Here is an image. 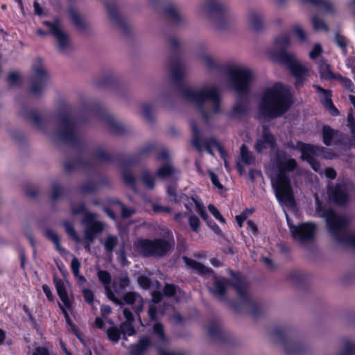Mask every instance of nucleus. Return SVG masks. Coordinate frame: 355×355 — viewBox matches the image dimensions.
Returning <instances> with one entry per match:
<instances>
[{"instance_id": "obj_1", "label": "nucleus", "mask_w": 355, "mask_h": 355, "mask_svg": "<svg viewBox=\"0 0 355 355\" xmlns=\"http://www.w3.org/2000/svg\"><path fill=\"white\" fill-rule=\"evenodd\" d=\"M182 99L193 105L202 117L207 121L220 114L222 98L216 84H205L198 87H185L180 93Z\"/></svg>"}, {"instance_id": "obj_2", "label": "nucleus", "mask_w": 355, "mask_h": 355, "mask_svg": "<svg viewBox=\"0 0 355 355\" xmlns=\"http://www.w3.org/2000/svg\"><path fill=\"white\" fill-rule=\"evenodd\" d=\"M29 117L53 141L71 143L76 137V121L67 112L56 114L48 121L43 120L35 112H32Z\"/></svg>"}, {"instance_id": "obj_3", "label": "nucleus", "mask_w": 355, "mask_h": 355, "mask_svg": "<svg viewBox=\"0 0 355 355\" xmlns=\"http://www.w3.org/2000/svg\"><path fill=\"white\" fill-rule=\"evenodd\" d=\"M277 170L271 178V184L275 196L282 206L288 208L295 207V200L291 180L286 173L293 171L297 166V161L288 157L284 151H277L274 162Z\"/></svg>"}, {"instance_id": "obj_4", "label": "nucleus", "mask_w": 355, "mask_h": 355, "mask_svg": "<svg viewBox=\"0 0 355 355\" xmlns=\"http://www.w3.org/2000/svg\"><path fill=\"white\" fill-rule=\"evenodd\" d=\"M292 104L288 90L280 83L266 87L263 90L258 107L266 117L277 118L282 116Z\"/></svg>"}, {"instance_id": "obj_5", "label": "nucleus", "mask_w": 355, "mask_h": 355, "mask_svg": "<svg viewBox=\"0 0 355 355\" xmlns=\"http://www.w3.org/2000/svg\"><path fill=\"white\" fill-rule=\"evenodd\" d=\"M197 14L200 18L211 19L219 32L230 28L235 21L230 8L219 0H202L198 6Z\"/></svg>"}, {"instance_id": "obj_6", "label": "nucleus", "mask_w": 355, "mask_h": 355, "mask_svg": "<svg viewBox=\"0 0 355 355\" xmlns=\"http://www.w3.org/2000/svg\"><path fill=\"white\" fill-rule=\"evenodd\" d=\"M322 216L325 220L329 233L337 244L355 248V232L350 233L348 231L347 219L345 216L327 209L322 212Z\"/></svg>"}, {"instance_id": "obj_7", "label": "nucleus", "mask_w": 355, "mask_h": 355, "mask_svg": "<svg viewBox=\"0 0 355 355\" xmlns=\"http://www.w3.org/2000/svg\"><path fill=\"white\" fill-rule=\"evenodd\" d=\"M71 211L73 214H84L82 223L85 226L84 235L86 241L85 248L90 252L91 244L93 243L96 235L105 230V224L97 218V214L86 211L85 205L82 203L72 205Z\"/></svg>"}, {"instance_id": "obj_8", "label": "nucleus", "mask_w": 355, "mask_h": 355, "mask_svg": "<svg viewBox=\"0 0 355 355\" xmlns=\"http://www.w3.org/2000/svg\"><path fill=\"white\" fill-rule=\"evenodd\" d=\"M227 72L231 86L239 94H246L256 78L252 69L243 66L231 67Z\"/></svg>"}, {"instance_id": "obj_9", "label": "nucleus", "mask_w": 355, "mask_h": 355, "mask_svg": "<svg viewBox=\"0 0 355 355\" xmlns=\"http://www.w3.org/2000/svg\"><path fill=\"white\" fill-rule=\"evenodd\" d=\"M277 58L279 60V62L284 63L288 67L295 78L297 86L302 85L310 77L311 67L297 60L294 54L282 51Z\"/></svg>"}, {"instance_id": "obj_10", "label": "nucleus", "mask_w": 355, "mask_h": 355, "mask_svg": "<svg viewBox=\"0 0 355 355\" xmlns=\"http://www.w3.org/2000/svg\"><path fill=\"white\" fill-rule=\"evenodd\" d=\"M173 241L162 239H144L136 242L137 251L144 256L163 257L173 248Z\"/></svg>"}, {"instance_id": "obj_11", "label": "nucleus", "mask_w": 355, "mask_h": 355, "mask_svg": "<svg viewBox=\"0 0 355 355\" xmlns=\"http://www.w3.org/2000/svg\"><path fill=\"white\" fill-rule=\"evenodd\" d=\"M191 125L192 130L191 144L199 152H202L203 149H205L210 155H213L211 148L216 147L218 149L221 157L225 159V151L215 138L206 137L205 133L200 130L196 123L192 122Z\"/></svg>"}, {"instance_id": "obj_12", "label": "nucleus", "mask_w": 355, "mask_h": 355, "mask_svg": "<svg viewBox=\"0 0 355 355\" xmlns=\"http://www.w3.org/2000/svg\"><path fill=\"white\" fill-rule=\"evenodd\" d=\"M43 24L49 28V33L53 36L55 47L60 53H69L73 50L69 36L62 29L58 18H54L52 21H44Z\"/></svg>"}, {"instance_id": "obj_13", "label": "nucleus", "mask_w": 355, "mask_h": 355, "mask_svg": "<svg viewBox=\"0 0 355 355\" xmlns=\"http://www.w3.org/2000/svg\"><path fill=\"white\" fill-rule=\"evenodd\" d=\"M293 238L300 245H307L315 239L317 226L311 222H306L298 225H290Z\"/></svg>"}, {"instance_id": "obj_14", "label": "nucleus", "mask_w": 355, "mask_h": 355, "mask_svg": "<svg viewBox=\"0 0 355 355\" xmlns=\"http://www.w3.org/2000/svg\"><path fill=\"white\" fill-rule=\"evenodd\" d=\"M293 148L301 152L302 159L307 161L315 171L323 174L320 164L313 158L314 155H320L324 150L322 148L299 141Z\"/></svg>"}, {"instance_id": "obj_15", "label": "nucleus", "mask_w": 355, "mask_h": 355, "mask_svg": "<svg viewBox=\"0 0 355 355\" xmlns=\"http://www.w3.org/2000/svg\"><path fill=\"white\" fill-rule=\"evenodd\" d=\"M195 56L199 63L209 72L220 69L219 62L210 52L208 46L205 44H200L197 46Z\"/></svg>"}, {"instance_id": "obj_16", "label": "nucleus", "mask_w": 355, "mask_h": 355, "mask_svg": "<svg viewBox=\"0 0 355 355\" xmlns=\"http://www.w3.org/2000/svg\"><path fill=\"white\" fill-rule=\"evenodd\" d=\"M48 80V73L43 67H34L31 78V91L35 94H41L45 89Z\"/></svg>"}, {"instance_id": "obj_17", "label": "nucleus", "mask_w": 355, "mask_h": 355, "mask_svg": "<svg viewBox=\"0 0 355 355\" xmlns=\"http://www.w3.org/2000/svg\"><path fill=\"white\" fill-rule=\"evenodd\" d=\"M230 284V281L225 278L214 277L213 286L209 288V291L217 300L225 302L226 300L227 289Z\"/></svg>"}, {"instance_id": "obj_18", "label": "nucleus", "mask_w": 355, "mask_h": 355, "mask_svg": "<svg viewBox=\"0 0 355 355\" xmlns=\"http://www.w3.org/2000/svg\"><path fill=\"white\" fill-rule=\"evenodd\" d=\"M171 78L176 82L183 80L187 76L185 64L179 60H170L166 65Z\"/></svg>"}, {"instance_id": "obj_19", "label": "nucleus", "mask_w": 355, "mask_h": 355, "mask_svg": "<svg viewBox=\"0 0 355 355\" xmlns=\"http://www.w3.org/2000/svg\"><path fill=\"white\" fill-rule=\"evenodd\" d=\"M346 184H337L334 187H329V196L336 204L345 205L349 199Z\"/></svg>"}, {"instance_id": "obj_20", "label": "nucleus", "mask_w": 355, "mask_h": 355, "mask_svg": "<svg viewBox=\"0 0 355 355\" xmlns=\"http://www.w3.org/2000/svg\"><path fill=\"white\" fill-rule=\"evenodd\" d=\"M262 137L258 139L255 143L254 148L259 153L262 152L267 148V146L272 148L276 146V140L273 135L270 132L266 125L263 126Z\"/></svg>"}, {"instance_id": "obj_21", "label": "nucleus", "mask_w": 355, "mask_h": 355, "mask_svg": "<svg viewBox=\"0 0 355 355\" xmlns=\"http://www.w3.org/2000/svg\"><path fill=\"white\" fill-rule=\"evenodd\" d=\"M303 3H309L320 8L325 15L334 16L338 13L336 5L331 0H299Z\"/></svg>"}, {"instance_id": "obj_22", "label": "nucleus", "mask_w": 355, "mask_h": 355, "mask_svg": "<svg viewBox=\"0 0 355 355\" xmlns=\"http://www.w3.org/2000/svg\"><path fill=\"white\" fill-rule=\"evenodd\" d=\"M232 287L236 290L239 298L245 304L249 302L248 286L246 281L240 276H236L231 283Z\"/></svg>"}, {"instance_id": "obj_23", "label": "nucleus", "mask_w": 355, "mask_h": 355, "mask_svg": "<svg viewBox=\"0 0 355 355\" xmlns=\"http://www.w3.org/2000/svg\"><path fill=\"white\" fill-rule=\"evenodd\" d=\"M291 44V41L289 37L286 35H283L279 36L275 40V48L270 51L269 53L270 57L278 62L279 60L277 58V56L282 51L286 52L285 49L288 48Z\"/></svg>"}, {"instance_id": "obj_24", "label": "nucleus", "mask_w": 355, "mask_h": 355, "mask_svg": "<svg viewBox=\"0 0 355 355\" xmlns=\"http://www.w3.org/2000/svg\"><path fill=\"white\" fill-rule=\"evenodd\" d=\"M316 89L322 94L321 101L323 105L329 110L331 114H338V110L335 107L331 101V92L329 90H326L320 86H315Z\"/></svg>"}, {"instance_id": "obj_25", "label": "nucleus", "mask_w": 355, "mask_h": 355, "mask_svg": "<svg viewBox=\"0 0 355 355\" xmlns=\"http://www.w3.org/2000/svg\"><path fill=\"white\" fill-rule=\"evenodd\" d=\"M166 17L173 23L179 24L185 21L184 15L179 10L177 6L170 4L165 8Z\"/></svg>"}, {"instance_id": "obj_26", "label": "nucleus", "mask_w": 355, "mask_h": 355, "mask_svg": "<svg viewBox=\"0 0 355 355\" xmlns=\"http://www.w3.org/2000/svg\"><path fill=\"white\" fill-rule=\"evenodd\" d=\"M101 120L104 125L112 132L118 134L123 132V127L122 124L116 121L112 116L105 114L102 116Z\"/></svg>"}, {"instance_id": "obj_27", "label": "nucleus", "mask_w": 355, "mask_h": 355, "mask_svg": "<svg viewBox=\"0 0 355 355\" xmlns=\"http://www.w3.org/2000/svg\"><path fill=\"white\" fill-rule=\"evenodd\" d=\"M55 286L57 290L58 294L63 302L64 305L67 309H71V302L68 297L67 292V286L64 282L60 279H55Z\"/></svg>"}, {"instance_id": "obj_28", "label": "nucleus", "mask_w": 355, "mask_h": 355, "mask_svg": "<svg viewBox=\"0 0 355 355\" xmlns=\"http://www.w3.org/2000/svg\"><path fill=\"white\" fill-rule=\"evenodd\" d=\"M250 27L254 31H259L263 26V16L258 12L252 11L248 17Z\"/></svg>"}, {"instance_id": "obj_29", "label": "nucleus", "mask_w": 355, "mask_h": 355, "mask_svg": "<svg viewBox=\"0 0 355 355\" xmlns=\"http://www.w3.org/2000/svg\"><path fill=\"white\" fill-rule=\"evenodd\" d=\"M108 17L111 21L119 27L123 26V21L119 15L116 6L113 2H108L105 5Z\"/></svg>"}, {"instance_id": "obj_30", "label": "nucleus", "mask_w": 355, "mask_h": 355, "mask_svg": "<svg viewBox=\"0 0 355 355\" xmlns=\"http://www.w3.org/2000/svg\"><path fill=\"white\" fill-rule=\"evenodd\" d=\"M281 347L285 353L288 354H298L302 349V344L293 340L282 341L281 343Z\"/></svg>"}, {"instance_id": "obj_31", "label": "nucleus", "mask_w": 355, "mask_h": 355, "mask_svg": "<svg viewBox=\"0 0 355 355\" xmlns=\"http://www.w3.org/2000/svg\"><path fill=\"white\" fill-rule=\"evenodd\" d=\"M178 171L169 163L165 164L160 166L156 171V177L161 180L173 177Z\"/></svg>"}, {"instance_id": "obj_32", "label": "nucleus", "mask_w": 355, "mask_h": 355, "mask_svg": "<svg viewBox=\"0 0 355 355\" xmlns=\"http://www.w3.org/2000/svg\"><path fill=\"white\" fill-rule=\"evenodd\" d=\"M70 19L73 25L80 31H84L87 27V23L85 19L75 9L71 8L69 10Z\"/></svg>"}, {"instance_id": "obj_33", "label": "nucleus", "mask_w": 355, "mask_h": 355, "mask_svg": "<svg viewBox=\"0 0 355 355\" xmlns=\"http://www.w3.org/2000/svg\"><path fill=\"white\" fill-rule=\"evenodd\" d=\"M183 259H184L185 263L189 268L196 270L197 272L202 274V275H211L212 270L210 268L205 267V266L197 262L196 261L189 259L187 257H184Z\"/></svg>"}, {"instance_id": "obj_34", "label": "nucleus", "mask_w": 355, "mask_h": 355, "mask_svg": "<svg viewBox=\"0 0 355 355\" xmlns=\"http://www.w3.org/2000/svg\"><path fill=\"white\" fill-rule=\"evenodd\" d=\"M319 72L321 78L324 80H332L340 77V74L334 73L331 71L330 66L324 60H320V62Z\"/></svg>"}, {"instance_id": "obj_35", "label": "nucleus", "mask_w": 355, "mask_h": 355, "mask_svg": "<svg viewBox=\"0 0 355 355\" xmlns=\"http://www.w3.org/2000/svg\"><path fill=\"white\" fill-rule=\"evenodd\" d=\"M150 345V340L149 338L145 337L139 341L138 344L132 347L130 351L131 355H142L143 353Z\"/></svg>"}, {"instance_id": "obj_36", "label": "nucleus", "mask_w": 355, "mask_h": 355, "mask_svg": "<svg viewBox=\"0 0 355 355\" xmlns=\"http://www.w3.org/2000/svg\"><path fill=\"white\" fill-rule=\"evenodd\" d=\"M123 300L125 303L128 304H132L134 303H137V306H136V311L139 313V312L141 310L143 306V300L141 297L135 293L129 292L127 293L124 297Z\"/></svg>"}, {"instance_id": "obj_37", "label": "nucleus", "mask_w": 355, "mask_h": 355, "mask_svg": "<svg viewBox=\"0 0 355 355\" xmlns=\"http://www.w3.org/2000/svg\"><path fill=\"white\" fill-rule=\"evenodd\" d=\"M191 200L196 205V211L200 215L202 218L204 220H205L207 223V224L209 226H211L216 232L219 231V227L216 224L211 226L209 222L208 221L209 216L203 204L193 197L191 198Z\"/></svg>"}, {"instance_id": "obj_38", "label": "nucleus", "mask_w": 355, "mask_h": 355, "mask_svg": "<svg viewBox=\"0 0 355 355\" xmlns=\"http://www.w3.org/2000/svg\"><path fill=\"white\" fill-rule=\"evenodd\" d=\"M44 235L48 239L54 243L56 250L60 254H63L64 252V250L61 247L60 243V237L54 230L51 229H46L44 230Z\"/></svg>"}, {"instance_id": "obj_39", "label": "nucleus", "mask_w": 355, "mask_h": 355, "mask_svg": "<svg viewBox=\"0 0 355 355\" xmlns=\"http://www.w3.org/2000/svg\"><path fill=\"white\" fill-rule=\"evenodd\" d=\"M139 180L150 189L155 187V176L148 171H144L141 173Z\"/></svg>"}, {"instance_id": "obj_40", "label": "nucleus", "mask_w": 355, "mask_h": 355, "mask_svg": "<svg viewBox=\"0 0 355 355\" xmlns=\"http://www.w3.org/2000/svg\"><path fill=\"white\" fill-rule=\"evenodd\" d=\"M118 238L116 236L107 235L103 243L105 251L108 253H112L118 245Z\"/></svg>"}, {"instance_id": "obj_41", "label": "nucleus", "mask_w": 355, "mask_h": 355, "mask_svg": "<svg viewBox=\"0 0 355 355\" xmlns=\"http://www.w3.org/2000/svg\"><path fill=\"white\" fill-rule=\"evenodd\" d=\"M241 160L245 164H252L254 162L255 158L252 153L250 152L245 145L241 147Z\"/></svg>"}, {"instance_id": "obj_42", "label": "nucleus", "mask_w": 355, "mask_h": 355, "mask_svg": "<svg viewBox=\"0 0 355 355\" xmlns=\"http://www.w3.org/2000/svg\"><path fill=\"white\" fill-rule=\"evenodd\" d=\"M335 135V131L329 125H324L322 128L323 142L326 146H330L332 143V139Z\"/></svg>"}, {"instance_id": "obj_43", "label": "nucleus", "mask_w": 355, "mask_h": 355, "mask_svg": "<svg viewBox=\"0 0 355 355\" xmlns=\"http://www.w3.org/2000/svg\"><path fill=\"white\" fill-rule=\"evenodd\" d=\"M341 349L346 354L355 352V340L352 338H345L342 340Z\"/></svg>"}, {"instance_id": "obj_44", "label": "nucleus", "mask_w": 355, "mask_h": 355, "mask_svg": "<svg viewBox=\"0 0 355 355\" xmlns=\"http://www.w3.org/2000/svg\"><path fill=\"white\" fill-rule=\"evenodd\" d=\"M311 22L315 31H322L324 32L329 31V28L325 22L322 19L318 18L317 16H313L311 17Z\"/></svg>"}, {"instance_id": "obj_45", "label": "nucleus", "mask_w": 355, "mask_h": 355, "mask_svg": "<svg viewBox=\"0 0 355 355\" xmlns=\"http://www.w3.org/2000/svg\"><path fill=\"white\" fill-rule=\"evenodd\" d=\"M334 41L336 45L341 49L342 52L346 55L347 46L348 44V40L343 35L336 34L334 36Z\"/></svg>"}, {"instance_id": "obj_46", "label": "nucleus", "mask_w": 355, "mask_h": 355, "mask_svg": "<svg viewBox=\"0 0 355 355\" xmlns=\"http://www.w3.org/2000/svg\"><path fill=\"white\" fill-rule=\"evenodd\" d=\"M107 335L108 338L113 343H116L119 342L120 336L121 334V329L116 327H110L109 328L107 331Z\"/></svg>"}, {"instance_id": "obj_47", "label": "nucleus", "mask_w": 355, "mask_h": 355, "mask_svg": "<svg viewBox=\"0 0 355 355\" xmlns=\"http://www.w3.org/2000/svg\"><path fill=\"white\" fill-rule=\"evenodd\" d=\"M130 283L129 278L127 275H121L114 282V287L116 289L123 290Z\"/></svg>"}, {"instance_id": "obj_48", "label": "nucleus", "mask_w": 355, "mask_h": 355, "mask_svg": "<svg viewBox=\"0 0 355 355\" xmlns=\"http://www.w3.org/2000/svg\"><path fill=\"white\" fill-rule=\"evenodd\" d=\"M293 33L298 37L300 42H305L307 40V34L300 25H295L293 27Z\"/></svg>"}, {"instance_id": "obj_49", "label": "nucleus", "mask_w": 355, "mask_h": 355, "mask_svg": "<svg viewBox=\"0 0 355 355\" xmlns=\"http://www.w3.org/2000/svg\"><path fill=\"white\" fill-rule=\"evenodd\" d=\"M132 322H124L120 326L122 334L128 336H132L135 334V329L132 325Z\"/></svg>"}, {"instance_id": "obj_50", "label": "nucleus", "mask_w": 355, "mask_h": 355, "mask_svg": "<svg viewBox=\"0 0 355 355\" xmlns=\"http://www.w3.org/2000/svg\"><path fill=\"white\" fill-rule=\"evenodd\" d=\"M98 277L105 287L110 286L111 283V275L108 272L105 270H98Z\"/></svg>"}, {"instance_id": "obj_51", "label": "nucleus", "mask_w": 355, "mask_h": 355, "mask_svg": "<svg viewBox=\"0 0 355 355\" xmlns=\"http://www.w3.org/2000/svg\"><path fill=\"white\" fill-rule=\"evenodd\" d=\"M246 110V105L242 101H237L232 107V114L234 116L243 114Z\"/></svg>"}, {"instance_id": "obj_52", "label": "nucleus", "mask_w": 355, "mask_h": 355, "mask_svg": "<svg viewBox=\"0 0 355 355\" xmlns=\"http://www.w3.org/2000/svg\"><path fill=\"white\" fill-rule=\"evenodd\" d=\"M63 225L69 236L72 237L76 242L80 241V237L77 235L73 227L69 223L64 222Z\"/></svg>"}, {"instance_id": "obj_53", "label": "nucleus", "mask_w": 355, "mask_h": 355, "mask_svg": "<svg viewBox=\"0 0 355 355\" xmlns=\"http://www.w3.org/2000/svg\"><path fill=\"white\" fill-rule=\"evenodd\" d=\"M153 110V105L151 103H144L141 106V112L142 115L146 118L150 119Z\"/></svg>"}, {"instance_id": "obj_54", "label": "nucleus", "mask_w": 355, "mask_h": 355, "mask_svg": "<svg viewBox=\"0 0 355 355\" xmlns=\"http://www.w3.org/2000/svg\"><path fill=\"white\" fill-rule=\"evenodd\" d=\"M322 53V47L320 44H315L313 49L309 52V58L314 60Z\"/></svg>"}, {"instance_id": "obj_55", "label": "nucleus", "mask_w": 355, "mask_h": 355, "mask_svg": "<svg viewBox=\"0 0 355 355\" xmlns=\"http://www.w3.org/2000/svg\"><path fill=\"white\" fill-rule=\"evenodd\" d=\"M62 193V189L60 185L57 183H53L51 185V198L53 200L58 199Z\"/></svg>"}, {"instance_id": "obj_56", "label": "nucleus", "mask_w": 355, "mask_h": 355, "mask_svg": "<svg viewBox=\"0 0 355 355\" xmlns=\"http://www.w3.org/2000/svg\"><path fill=\"white\" fill-rule=\"evenodd\" d=\"M114 203L119 206V208L121 211L122 217L123 218H128L135 212V211L133 209L127 208L123 204L118 201H116Z\"/></svg>"}, {"instance_id": "obj_57", "label": "nucleus", "mask_w": 355, "mask_h": 355, "mask_svg": "<svg viewBox=\"0 0 355 355\" xmlns=\"http://www.w3.org/2000/svg\"><path fill=\"white\" fill-rule=\"evenodd\" d=\"M208 209L216 219H218L223 223H225V218L223 217V216L220 214L218 209L214 205H209Z\"/></svg>"}, {"instance_id": "obj_58", "label": "nucleus", "mask_w": 355, "mask_h": 355, "mask_svg": "<svg viewBox=\"0 0 355 355\" xmlns=\"http://www.w3.org/2000/svg\"><path fill=\"white\" fill-rule=\"evenodd\" d=\"M336 79L340 80L343 86L349 92H352L354 91V85L350 79L343 77L340 75V77H338Z\"/></svg>"}, {"instance_id": "obj_59", "label": "nucleus", "mask_w": 355, "mask_h": 355, "mask_svg": "<svg viewBox=\"0 0 355 355\" xmlns=\"http://www.w3.org/2000/svg\"><path fill=\"white\" fill-rule=\"evenodd\" d=\"M189 224L193 231L196 232L198 231L200 227V220L197 216L194 215L190 216L189 218Z\"/></svg>"}, {"instance_id": "obj_60", "label": "nucleus", "mask_w": 355, "mask_h": 355, "mask_svg": "<svg viewBox=\"0 0 355 355\" xmlns=\"http://www.w3.org/2000/svg\"><path fill=\"white\" fill-rule=\"evenodd\" d=\"M123 178L124 182L130 186H133L136 181L135 176L128 171L123 172Z\"/></svg>"}, {"instance_id": "obj_61", "label": "nucleus", "mask_w": 355, "mask_h": 355, "mask_svg": "<svg viewBox=\"0 0 355 355\" xmlns=\"http://www.w3.org/2000/svg\"><path fill=\"white\" fill-rule=\"evenodd\" d=\"M71 268L74 276H77L79 273L80 263L76 257H73L71 260Z\"/></svg>"}, {"instance_id": "obj_62", "label": "nucleus", "mask_w": 355, "mask_h": 355, "mask_svg": "<svg viewBox=\"0 0 355 355\" xmlns=\"http://www.w3.org/2000/svg\"><path fill=\"white\" fill-rule=\"evenodd\" d=\"M105 288L106 295L109 298V300L114 302L115 304H116L118 305L122 304V302L115 297L114 293L110 288V286H108L107 287H105Z\"/></svg>"}, {"instance_id": "obj_63", "label": "nucleus", "mask_w": 355, "mask_h": 355, "mask_svg": "<svg viewBox=\"0 0 355 355\" xmlns=\"http://www.w3.org/2000/svg\"><path fill=\"white\" fill-rule=\"evenodd\" d=\"M94 158L98 162L105 161L108 159L107 155L103 150H98L94 154Z\"/></svg>"}, {"instance_id": "obj_64", "label": "nucleus", "mask_w": 355, "mask_h": 355, "mask_svg": "<svg viewBox=\"0 0 355 355\" xmlns=\"http://www.w3.org/2000/svg\"><path fill=\"white\" fill-rule=\"evenodd\" d=\"M176 287L172 284H166L164 289L165 295L171 297L173 296L176 292Z\"/></svg>"}]
</instances>
